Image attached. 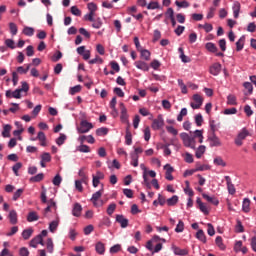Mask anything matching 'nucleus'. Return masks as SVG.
I'll list each match as a JSON object with an SVG mask.
<instances>
[{
	"mask_svg": "<svg viewBox=\"0 0 256 256\" xmlns=\"http://www.w3.org/2000/svg\"><path fill=\"white\" fill-rule=\"evenodd\" d=\"M180 137L184 143L185 147H190V149H195V137L189 136V134L183 132L180 134Z\"/></svg>",
	"mask_w": 256,
	"mask_h": 256,
	"instance_id": "obj_1",
	"label": "nucleus"
},
{
	"mask_svg": "<svg viewBox=\"0 0 256 256\" xmlns=\"http://www.w3.org/2000/svg\"><path fill=\"white\" fill-rule=\"evenodd\" d=\"M210 147H221L223 143L221 142V139L218 138L216 133H210L207 139Z\"/></svg>",
	"mask_w": 256,
	"mask_h": 256,
	"instance_id": "obj_2",
	"label": "nucleus"
},
{
	"mask_svg": "<svg viewBox=\"0 0 256 256\" xmlns=\"http://www.w3.org/2000/svg\"><path fill=\"white\" fill-rule=\"evenodd\" d=\"M165 125V120H163V115L159 114L156 119L152 122V129L154 131H159Z\"/></svg>",
	"mask_w": 256,
	"mask_h": 256,
	"instance_id": "obj_3",
	"label": "nucleus"
},
{
	"mask_svg": "<svg viewBox=\"0 0 256 256\" xmlns=\"http://www.w3.org/2000/svg\"><path fill=\"white\" fill-rule=\"evenodd\" d=\"M92 127L93 124L91 122H87V120H82L80 122V127L78 128V133H89Z\"/></svg>",
	"mask_w": 256,
	"mask_h": 256,
	"instance_id": "obj_4",
	"label": "nucleus"
},
{
	"mask_svg": "<svg viewBox=\"0 0 256 256\" xmlns=\"http://www.w3.org/2000/svg\"><path fill=\"white\" fill-rule=\"evenodd\" d=\"M193 101L194 102L190 103V107H192V109H201V105H203V97L199 94H194Z\"/></svg>",
	"mask_w": 256,
	"mask_h": 256,
	"instance_id": "obj_5",
	"label": "nucleus"
},
{
	"mask_svg": "<svg viewBox=\"0 0 256 256\" xmlns=\"http://www.w3.org/2000/svg\"><path fill=\"white\" fill-rule=\"evenodd\" d=\"M116 223H119L122 229H126V227H129V219L125 218L123 214L116 215Z\"/></svg>",
	"mask_w": 256,
	"mask_h": 256,
	"instance_id": "obj_6",
	"label": "nucleus"
},
{
	"mask_svg": "<svg viewBox=\"0 0 256 256\" xmlns=\"http://www.w3.org/2000/svg\"><path fill=\"white\" fill-rule=\"evenodd\" d=\"M121 116L120 119L123 123H129V115L127 114V108L123 102L120 103Z\"/></svg>",
	"mask_w": 256,
	"mask_h": 256,
	"instance_id": "obj_7",
	"label": "nucleus"
},
{
	"mask_svg": "<svg viewBox=\"0 0 256 256\" xmlns=\"http://www.w3.org/2000/svg\"><path fill=\"white\" fill-rule=\"evenodd\" d=\"M37 245H45V242H43V238H41V235L35 236L30 241V247H33L34 249H37Z\"/></svg>",
	"mask_w": 256,
	"mask_h": 256,
	"instance_id": "obj_8",
	"label": "nucleus"
},
{
	"mask_svg": "<svg viewBox=\"0 0 256 256\" xmlns=\"http://www.w3.org/2000/svg\"><path fill=\"white\" fill-rule=\"evenodd\" d=\"M225 181H226V184H227L228 193L230 195H235V193H236L235 185L233 184V182H231V177L230 176H225Z\"/></svg>",
	"mask_w": 256,
	"mask_h": 256,
	"instance_id": "obj_9",
	"label": "nucleus"
},
{
	"mask_svg": "<svg viewBox=\"0 0 256 256\" xmlns=\"http://www.w3.org/2000/svg\"><path fill=\"white\" fill-rule=\"evenodd\" d=\"M172 251L174 255H178V256L189 255V251L187 249H181L180 247H177L175 245H172Z\"/></svg>",
	"mask_w": 256,
	"mask_h": 256,
	"instance_id": "obj_10",
	"label": "nucleus"
},
{
	"mask_svg": "<svg viewBox=\"0 0 256 256\" xmlns=\"http://www.w3.org/2000/svg\"><path fill=\"white\" fill-rule=\"evenodd\" d=\"M202 197L212 205H216V206L219 205V200L215 196H209L206 193H202Z\"/></svg>",
	"mask_w": 256,
	"mask_h": 256,
	"instance_id": "obj_11",
	"label": "nucleus"
},
{
	"mask_svg": "<svg viewBox=\"0 0 256 256\" xmlns=\"http://www.w3.org/2000/svg\"><path fill=\"white\" fill-rule=\"evenodd\" d=\"M196 203H197V205H198L200 211H201L202 213H204V215H209V209L207 208V205H205V203H203V202L201 201V198H197V199H196Z\"/></svg>",
	"mask_w": 256,
	"mask_h": 256,
	"instance_id": "obj_12",
	"label": "nucleus"
},
{
	"mask_svg": "<svg viewBox=\"0 0 256 256\" xmlns=\"http://www.w3.org/2000/svg\"><path fill=\"white\" fill-rule=\"evenodd\" d=\"M210 73L211 75L217 76L221 73V63H214L210 67Z\"/></svg>",
	"mask_w": 256,
	"mask_h": 256,
	"instance_id": "obj_13",
	"label": "nucleus"
},
{
	"mask_svg": "<svg viewBox=\"0 0 256 256\" xmlns=\"http://www.w3.org/2000/svg\"><path fill=\"white\" fill-rule=\"evenodd\" d=\"M8 219H9L11 225H17V223L19 222V220L17 218V211L11 210L9 212Z\"/></svg>",
	"mask_w": 256,
	"mask_h": 256,
	"instance_id": "obj_14",
	"label": "nucleus"
},
{
	"mask_svg": "<svg viewBox=\"0 0 256 256\" xmlns=\"http://www.w3.org/2000/svg\"><path fill=\"white\" fill-rule=\"evenodd\" d=\"M40 141L41 147H47V136H45V132L40 131L38 132L37 138Z\"/></svg>",
	"mask_w": 256,
	"mask_h": 256,
	"instance_id": "obj_15",
	"label": "nucleus"
},
{
	"mask_svg": "<svg viewBox=\"0 0 256 256\" xmlns=\"http://www.w3.org/2000/svg\"><path fill=\"white\" fill-rule=\"evenodd\" d=\"M81 211H83V207H81V204L75 203L72 209V215L74 217H81Z\"/></svg>",
	"mask_w": 256,
	"mask_h": 256,
	"instance_id": "obj_16",
	"label": "nucleus"
},
{
	"mask_svg": "<svg viewBox=\"0 0 256 256\" xmlns=\"http://www.w3.org/2000/svg\"><path fill=\"white\" fill-rule=\"evenodd\" d=\"M242 211H244V213H249L251 211V200H249V198L243 200Z\"/></svg>",
	"mask_w": 256,
	"mask_h": 256,
	"instance_id": "obj_17",
	"label": "nucleus"
},
{
	"mask_svg": "<svg viewBox=\"0 0 256 256\" xmlns=\"http://www.w3.org/2000/svg\"><path fill=\"white\" fill-rule=\"evenodd\" d=\"M101 195H103V184H102V189L95 192L92 195L91 201L94 205H97V201H99V199H101Z\"/></svg>",
	"mask_w": 256,
	"mask_h": 256,
	"instance_id": "obj_18",
	"label": "nucleus"
},
{
	"mask_svg": "<svg viewBox=\"0 0 256 256\" xmlns=\"http://www.w3.org/2000/svg\"><path fill=\"white\" fill-rule=\"evenodd\" d=\"M232 9H233L234 19H239V13L241 11V3L235 2Z\"/></svg>",
	"mask_w": 256,
	"mask_h": 256,
	"instance_id": "obj_19",
	"label": "nucleus"
},
{
	"mask_svg": "<svg viewBox=\"0 0 256 256\" xmlns=\"http://www.w3.org/2000/svg\"><path fill=\"white\" fill-rule=\"evenodd\" d=\"M135 66L137 69H140L141 71H149V64L143 61H136Z\"/></svg>",
	"mask_w": 256,
	"mask_h": 256,
	"instance_id": "obj_20",
	"label": "nucleus"
},
{
	"mask_svg": "<svg viewBox=\"0 0 256 256\" xmlns=\"http://www.w3.org/2000/svg\"><path fill=\"white\" fill-rule=\"evenodd\" d=\"M166 203L168 205V207H173L175 205H177V203H179V196L174 195L171 198L166 200Z\"/></svg>",
	"mask_w": 256,
	"mask_h": 256,
	"instance_id": "obj_21",
	"label": "nucleus"
},
{
	"mask_svg": "<svg viewBox=\"0 0 256 256\" xmlns=\"http://www.w3.org/2000/svg\"><path fill=\"white\" fill-rule=\"evenodd\" d=\"M27 221L28 223H33V221H39V215H37V212H29L27 216Z\"/></svg>",
	"mask_w": 256,
	"mask_h": 256,
	"instance_id": "obj_22",
	"label": "nucleus"
},
{
	"mask_svg": "<svg viewBox=\"0 0 256 256\" xmlns=\"http://www.w3.org/2000/svg\"><path fill=\"white\" fill-rule=\"evenodd\" d=\"M22 33L26 35V37H33V35H35V29L33 27L26 26L22 30Z\"/></svg>",
	"mask_w": 256,
	"mask_h": 256,
	"instance_id": "obj_23",
	"label": "nucleus"
},
{
	"mask_svg": "<svg viewBox=\"0 0 256 256\" xmlns=\"http://www.w3.org/2000/svg\"><path fill=\"white\" fill-rule=\"evenodd\" d=\"M95 249L98 255H105V244L103 242L96 243Z\"/></svg>",
	"mask_w": 256,
	"mask_h": 256,
	"instance_id": "obj_24",
	"label": "nucleus"
},
{
	"mask_svg": "<svg viewBox=\"0 0 256 256\" xmlns=\"http://www.w3.org/2000/svg\"><path fill=\"white\" fill-rule=\"evenodd\" d=\"M178 51L180 53V59L182 63H191V58L185 55V52L183 51V48H178Z\"/></svg>",
	"mask_w": 256,
	"mask_h": 256,
	"instance_id": "obj_25",
	"label": "nucleus"
},
{
	"mask_svg": "<svg viewBox=\"0 0 256 256\" xmlns=\"http://www.w3.org/2000/svg\"><path fill=\"white\" fill-rule=\"evenodd\" d=\"M43 179H45V174L39 173L36 176L31 177L30 182L31 183H41V181H43Z\"/></svg>",
	"mask_w": 256,
	"mask_h": 256,
	"instance_id": "obj_26",
	"label": "nucleus"
},
{
	"mask_svg": "<svg viewBox=\"0 0 256 256\" xmlns=\"http://www.w3.org/2000/svg\"><path fill=\"white\" fill-rule=\"evenodd\" d=\"M243 47H245V36H242V37L236 42V51H243Z\"/></svg>",
	"mask_w": 256,
	"mask_h": 256,
	"instance_id": "obj_27",
	"label": "nucleus"
},
{
	"mask_svg": "<svg viewBox=\"0 0 256 256\" xmlns=\"http://www.w3.org/2000/svg\"><path fill=\"white\" fill-rule=\"evenodd\" d=\"M11 125L10 124H6L3 127V131H2V137H11Z\"/></svg>",
	"mask_w": 256,
	"mask_h": 256,
	"instance_id": "obj_28",
	"label": "nucleus"
},
{
	"mask_svg": "<svg viewBox=\"0 0 256 256\" xmlns=\"http://www.w3.org/2000/svg\"><path fill=\"white\" fill-rule=\"evenodd\" d=\"M196 239L202 241V243H207V237L205 236V232L203 230H198L196 233Z\"/></svg>",
	"mask_w": 256,
	"mask_h": 256,
	"instance_id": "obj_29",
	"label": "nucleus"
},
{
	"mask_svg": "<svg viewBox=\"0 0 256 256\" xmlns=\"http://www.w3.org/2000/svg\"><path fill=\"white\" fill-rule=\"evenodd\" d=\"M131 157V165H133V167H139V155H137V153H131L130 154Z\"/></svg>",
	"mask_w": 256,
	"mask_h": 256,
	"instance_id": "obj_30",
	"label": "nucleus"
},
{
	"mask_svg": "<svg viewBox=\"0 0 256 256\" xmlns=\"http://www.w3.org/2000/svg\"><path fill=\"white\" fill-rule=\"evenodd\" d=\"M32 235H33V228H27L22 232V237L25 241H27Z\"/></svg>",
	"mask_w": 256,
	"mask_h": 256,
	"instance_id": "obj_31",
	"label": "nucleus"
},
{
	"mask_svg": "<svg viewBox=\"0 0 256 256\" xmlns=\"http://www.w3.org/2000/svg\"><path fill=\"white\" fill-rule=\"evenodd\" d=\"M205 47L210 53H217L218 51L217 46L213 42L206 43Z\"/></svg>",
	"mask_w": 256,
	"mask_h": 256,
	"instance_id": "obj_32",
	"label": "nucleus"
},
{
	"mask_svg": "<svg viewBox=\"0 0 256 256\" xmlns=\"http://www.w3.org/2000/svg\"><path fill=\"white\" fill-rule=\"evenodd\" d=\"M141 53V57L142 59H144L145 61H150L151 59V52L147 49H142L140 50Z\"/></svg>",
	"mask_w": 256,
	"mask_h": 256,
	"instance_id": "obj_33",
	"label": "nucleus"
},
{
	"mask_svg": "<svg viewBox=\"0 0 256 256\" xmlns=\"http://www.w3.org/2000/svg\"><path fill=\"white\" fill-rule=\"evenodd\" d=\"M107 133H109V128H106V127H101L96 130V135L98 137H105Z\"/></svg>",
	"mask_w": 256,
	"mask_h": 256,
	"instance_id": "obj_34",
	"label": "nucleus"
},
{
	"mask_svg": "<svg viewBox=\"0 0 256 256\" xmlns=\"http://www.w3.org/2000/svg\"><path fill=\"white\" fill-rule=\"evenodd\" d=\"M76 150L79 151L80 153H91V148H89V146L85 144H81L76 148Z\"/></svg>",
	"mask_w": 256,
	"mask_h": 256,
	"instance_id": "obj_35",
	"label": "nucleus"
},
{
	"mask_svg": "<svg viewBox=\"0 0 256 256\" xmlns=\"http://www.w3.org/2000/svg\"><path fill=\"white\" fill-rule=\"evenodd\" d=\"M215 243L219 249L225 251V244L223 243V238L221 236H217L215 239Z\"/></svg>",
	"mask_w": 256,
	"mask_h": 256,
	"instance_id": "obj_36",
	"label": "nucleus"
},
{
	"mask_svg": "<svg viewBox=\"0 0 256 256\" xmlns=\"http://www.w3.org/2000/svg\"><path fill=\"white\" fill-rule=\"evenodd\" d=\"M126 145H131L133 143V135L131 134V131H129V128L126 129Z\"/></svg>",
	"mask_w": 256,
	"mask_h": 256,
	"instance_id": "obj_37",
	"label": "nucleus"
},
{
	"mask_svg": "<svg viewBox=\"0 0 256 256\" xmlns=\"http://www.w3.org/2000/svg\"><path fill=\"white\" fill-rule=\"evenodd\" d=\"M65 141H67V135L61 133L60 136L56 139V145H59V147H61V145H63Z\"/></svg>",
	"mask_w": 256,
	"mask_h": 256,
	"instance_id": "obj_38",
	"label": "nucleus"
},
{
	"mask_svg": "<svg viewBox=\"0 0 256 256\" xmlns=\"http://www.w3.org/2000/svg\"><path fill=\"white\" fill-rule=\"evenodd\" d=\"M58 227H59V221L54 220V221L50 222V224H49V231L51 233H55V231H57Z\"/></svg>",
	"mask_w": 256,
	"mask_h": 256,
	"instance_id": "obj_39",
	"label": "nucleus"
},
{
	"mask_svg": "<svg viewBox=\"0 0 256 256\" xmlns=\"http://www.w3.org/2000/svg\"><path fill=\"white\" fill-rule=\"evenodd\" d=\"M211 133H217L219 131V124L215 123V120L209 122Z\"/></svg>",
	"mask_w": 256,
	"mask_h": 256,
	"instance_id": "obj_40",
	"label": "nucleus"
},
{
	"mask_svg": "<svg viewBox=\"0 0 256 256\" xmlns=\"http://www.w3.org/2000/svg\"><path fill=\"white\" fill-rule=\"evenodd\" d=\"M214 165H218L220 167H227V163L223 161V158L219 156L214 158Z\"/></svg>",
	"mask_w": 256,
	"mask_h": 256,
	"instance_id": "obj_41",
	"label": "nucleus"
},
{
	"mask_svg": "<svg viewBox=\"0 0 256 256\" xmlns=\"http://www.w3.org/2000/svg\"><path fill=\"white\" fill-rule=\"evenodd\" d=\"M185 230V223H183V220H179L176 228H175V232L176 233H183V231Z\"/></svg>",
	"mask_w": 256,
	"mask_h": 256,
	"instance_id": "obj_42",
	"label": "nucleus"
},
{
	"mask_svg": "<svg viewBox=\"0 0 256 256\" xmlns=\"http://www.w3.org/2000/svg\"><path fill=\"white\" fill-rule=\"evenodd\" d=\"M227 104L228 105H237V97H235V95H233V94L228 95Z\"/></svg>",
	"mask_w": 256,
	"mask_h": 256,
	"instance_id": "obj_43",
	"label": "nucleus"
},
{
	"mask_svg": "<svg viewBox=\"0 0 256 256\" xmlns=\"http://www.w3.org/2000/svg\"><path fill=\"white\" fill-rule=\"evenodd\" d=\"M92 23V27L94 29H101V27L103 26V21H101V18H97L96 20L94 19Z\"/></svg>",
	"mask_w": 256,
	"mask_h": 256,
	"instance_id": "obj_44",
	"label": "nucleus"
},
{
	"mask_svg": "<svg viewBox=\"0 0 256 256\" xmlns=\"http://www.w3.org/2000/svg\"><path fill=\"white\" fill-rule=\"evenodd\" d=\"M21 167H23V163L21 162H17L13 167V173L16 175V177H19V169H21Z\"/></svg>",
	"mask_w": 256,
	"mask_h": 256,
	"instance_id": "obj_45",
	"label": "nucleus"
},
{
	"mask_svg": "<svg viewBox=\"0 0 256 256\" xmlns=\"http://www.w3.org/2000/svg\"><path fill=\"white\" fill-rule=\"evenodd\" d=\"M46 249H47L48 253H53V249H54V246H53V239H51V238H48V239H47V242H46Z\"/></svg>",
	"mask_w": 256,
	"mask_h": 256,
	"instance_id": "obj_46",
	"label": "nucleus"
},
{
	"mask_svg": "<svg viewBox=\"0 0 256 256\" xmlns=\"http://www.w3.org/2000/svg\"><path fill=\"white\" fill-rule=\"evenodd\" d=\"M204 153H205V146H203V145L199 146L198 149L196 150L197 159H201V157H203Z\"/></svg>",
	"mask_w": 256,
	"mask_h": 256,
	"instance_id": "obj_47",
	"label": "nucleus"
},
{
	"mask_svg": "<svg viewBox=\"0 0 256 256\" xmlns=\"http://www.w3.org/2000/svg\"><path fill=\"white\" fill-rule=\"evenodd\" d=\"M9 29H10L11 35H17V31H18L17 24L10 22Z\"/></svg>",
	"mask_w": 256,
	"mask_h": 256,
	"instance_id": "obj_48",
	"label": "nucleus"
},
{
	"mask_svg": "<svg viewBox=\"0 0 256 256\" xmlns=\"http://www.w3.org/2000/svg\"><path fill=\"white\" fill-rule=\"evenodd\" d=\"M183 117H187V108H182L179 115L177 116V121H183Z\"/></svg>",
	"mask_w": 256,
	"mask_h": 256,
	"instance_id": "obj_49",
	"label": "nucleus"
},
{
	"mask_svg": "<svg viewBox=\"0 0 256 256\" xmlns=\"http://www.w3.org/2000/svg\"><path fill=\"white\" fill-rule=\"evenodd\" d=\"M61 181H63V178H61V175L57 174L53 180L52 183L53 185H55L56 187H59V185H61Z\"/></svg>",
	"mask_w": 256,
	"mask_h": 256,
	"instance_id": "obj_50",
	"label": "nucleus"
},
{
	"mask_svg": "<svg viewBox=\"0 0 256 256\" xmlns=\"http://www.w3.org/2000/svg\"><path fill=\"white\" fill-rule=\"evenodd\" d=\"M249 136V131H247V129H242V131L238 134V138L239 139H242V141L243 140H245L247 137Z\"/></svg>",
	"mask_w": 256,
	"mask_h": 256,
	"instance_id": "obj_51",
	"label": "nucleus"
},
{
	"mask_svg": "<svg viewBox=\"0 0 256 256\" xmlns=\"http://www.w3.org/2000/svg\"><path fill=\"white\" fill-rule=\"evenodd\" d=\"M70 11H71L72 15H75V17H81V10L79 8H77V6H72L70 8Z\"/></svg>",
	"mask_w": 256,
	"mask_h": 256,
	"instance_id": "obj_52",
	"label": "nucleus"
},
{
	"mask_svg": "<svg viewBox=\"0 0 256 256\" xmlns=\"http://www.w3.org/2000/svg\"><path fill=\"white\" fill-rule=\"evenodd\" d=\"M195 123H196L197 127H201L203 125V115L197 114L195 116Z\"/></svg>",
	"mask_w": 256,
	"mask_h": 256,
	"instance_id": "obj_53",
	"label": "nucleus"
},
{
	"mask_svg": "<svg viewBox=\"0 0 256 256\" xmlns=\"http://www.w3.org/2000/svg\"><path fill=\"white\" fill-rule=\"evenodd\" d=\"M23 188H19L13 195L12 199L13 201H17L19 199V197H21L23 195Z\"/></svg>",
	"mask_w": 256,
	"mask_h": 256,
	"instance_id": "obj_54",
	"label": "nucleus"
},
{
	"mask_svg": "<svg viewBox=\"0 0 256 256\" xmlns=\"http://www.w3.org/2000/svg\"><path fill=\"white\" fill-rule=\"evenodd\" d=\"M62 57H63V53L61 51H57V53H55L51 59L53 63H57V61H59Z\"/></svg>",
	"mask_w": 256,
	"mask_h": 256,
	"instance_id": "obj_55",
	"label": "nucleus"
},
{
	"mask_svg": "<svg viewBox=\"0 0 256 256\" xmlns=\"http://www.w3.org/2000/svg\"><path fill=\"white\" fill-rule=\"evenodd\" d=\"M81 89H82L81 85H76L70 88L69 93L70 95H75V93H80Z\"/></svg>",
	"mask_w": 256,
	"mask_h": 256,
	"instance_id": "obj_56",
	"label": "nucleus"
},
{
	"mask_svg": "<svg viewBox=\"0 0 256 256\" xmlns=\"http://www.w3.org/2000/svg\"><path fill=\"white\" fill-rule=\"evenodd\" d=\"M41 160H43L46 163H51V154H49L48 152H44L41 155Z\"/></svg>",
	"mask_w": 256,
	"mask_h": 256,
	"instance_id": "obj_57",
	"label": "nucleus"
},
{
	"mask_svg": "<svg viewBox=\"0 0 256 256\" xmlns=\"http://www.w3.org/2000/svg\"><path fill=\"white\" fill-rule=\"evenodd\" d=\"M115 209H117V204L115 203L110 204L107 208V214L113 215V213H115Z\"/></svg>",
	"mask_w": 256,
	"mask_h": 256,
	"instance_id": "obj_58",
	"label": "nucleus"
},
{
	"mask_svg": "<svg viewBox=\"0 0 256 256\" xmlns=\"http://www.w3.org/2000/svg\"><path fill=\"white\" fill-rule=\"evenodd\" d=\"M175 5H176L177 7H179V8L187 9V7H189V2H187V1H182V2L176 1V2H175Z\"/></svg>",
	"mask_w": 256,
	"mask_h": 256,
	"instance_id": "obj_59",
	"label": "nucleus"
},
{
	"mask_svg": "<svg viewBox=\"0 0 256 256\" xmlns=\"http://www.w3.org/2000/svg\"><path fill=\"white\" fill-rule=\"evenodd\" d=\"M95 63L103 64V59L99 56H96L94 59L89 60V65H95Z\"/></svg>",
	"mask_w": 256,
	"mask_h": 256,
	"instance_id": "obj_60",
	"label": "nucleus"
},
{
	"mask_svg": "<svg viewBox=\"0 0 256 256\" xmlns=\"http://www.w3.org/2000/svg\"><path fill=\"white\" fill-rule=\"evenodd\" d=\"M166 130L168 133H170L171 135L177 136L179 134V131H177V129H175V127L173 126H167Z\"/></svg>",
	"mask_w": 256,
	"mask_h": 256,
	"instance_id": "obj_61",
	"label": "nucleus"
},
{
	"mask_svg": "<svg viewBox=\"0 0 256 256\" xmlns=\"http://www.w3.org/2000/svg\"><path fill=\"white\" fill-rule=\"evenodd\" d=\"M243 87L247 89L249 95L253 93V84H251V82H245Z\"/></svg>",
	"mask_w": 256,
	"mask_h": 256,
	"instance_id": "obj_62",
	"label": "nucleus"
},
{
	"mask_svg": "<svg viewBox=\"0 0 256 256\" xmlns=\"http://www.w3.org/2000/svg\"><path fill=\"white\" fill-rule=\"evenodd\" d=\"M150 67H152V69H154L155 71H157V69H159V67H161V62H159V60H153L150 63Z\"/></svg>",
	"mask_w": 256,
	"mask_h": 256,
	"instance_id": "obj_63",
	"label": "nucleus"
},
{
	"mask_svg": "<svg viewBox=\"0 0 256 256\" xmlns=\"http://www.w3.org/2000/svg\"><path fill=\"white\" fill-rule=\"evenodd\" d=\"M19 255L20 256H29V249L22 247L19 250Z\"/></svg>",
	"mask_w": 256,
	"mask_h": 256,
	"instance_id": "obj_64",
	"label": "nucleus"
}]
</instances>
